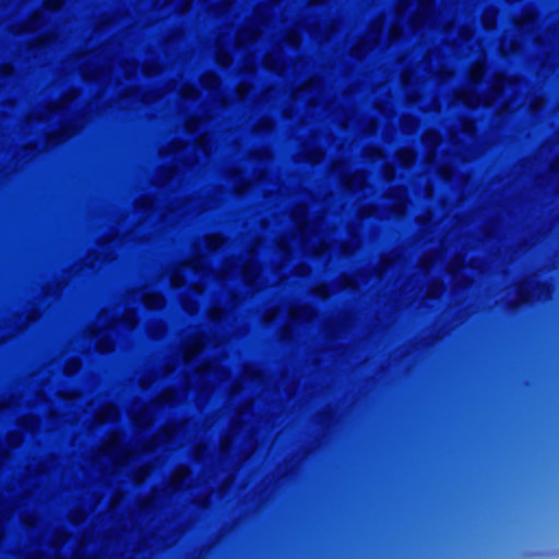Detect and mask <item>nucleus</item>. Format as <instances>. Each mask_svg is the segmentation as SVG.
I'll list each match as a JSON object with an SVG mask.
<instances>
[{
    "mask_svg": "<svg viewBox=\"0 0 559 559\" xmlns=\"http://www.w3.org/2000/svg\"><path fill=\"white\" fill-rule=\"evenodd\" d=\"M191 421H182L179 425H167L159 431L152 440L141 447L136 445L134 449L123 447L122 437L119 432H112L109 439L100 447L95 462L102 464L107 461L110 466L111 473L117 472L120 467L126 466L132 461V456L138 453L151 452L159 447H165L167 450H174L185 444L188 431L191 427Z\"/></svg>",
    "mask_w": 559,
    "mask_h": 559,
    "instance_id": "nucleus-1",
    "label": "nucleus"
},
{
    "mask_svg": "<svg viewBox=\"0 0 559 559\" xmlns=\"http://www.w3.org/2000/svg\"><path fill=\"white\" fill-rule=\"evenodd\" d=\"M190 275L198 276L199 280L191 285L192 293L200 297L205 288L204 278L207 276V260L204 255L182 264L170 278L171 286L178 288L185 285L187 277Z\"/></svg>",
    "mask_w": 559,
    "mask_h": 559,
    "instance_id": "nucleus-2",
    "label": "nucleus"
},
{
    "mask_svg": "<svg viewBox=\"0 0 559 559\" xmlns=\"http://www.w3.org/2000/svg\"><path fill=\"white\" fill-rule=\"evenodd\" d=\"M178 401L179 395L175 390H165L153 403L146 405L141 412L133 414L132 420L135 426L145 428L152 424L154 413L158 407L166 404L173 405Z\"/></svg>",
    "mask_w": 559,
    "mask_h": 559,
    "instance_id": "nucleus-3",
    "label": "nucleus"
},
{
    "mask_svg": "<svg viewBox=\"0 0 559 559\" xmlns=\"http://www.w3.org/2000/svg\"><path fill=\"white\" fill-rule=\"evenodd\" d=\"M205 345V336L199 332L193 333L185 342L182 350V360L185 365H189L194 357L199 355Z\"/></svg>",
    "mask_w": 559,
    "mask_h": 559,
    "instance_id": "nucleus-4",
    "label": "nucleus"
},
{
    "mask_svg": "<svg viewBox=\"0 0 559 559\" xmlns=\"http://www.w3.org/2000/svg\"><path fill=\"white\" fill-rule=\"evenodd\" d=\"M67 535L64 533H58L52 545L50 546L51 554L43 555V554H32L28 556V559H61L59 555V547L66 543Z\"/></svg>",
    "mask_w": 559,
    "mask_h": 559,
    "instance_id": "nucleus-5",
    "label": "nucleus"
},
{
    "mask_svg": "<svg viewBox=\"0 0 559 559\" xmlns=\"http://www.w3.org/2000/svg\"><path fill=\"white\" fill-rule=\"evenodd\" d=\"M76 97V93L74 91L69 92L62 99L60 104L49 105L45 112H40L37 115L38 120L49 119L57 110H62L69 103H71Z\"/></svg>",
    "mask_w": 559,
    "mask_h": 559,
    "instance_id": "nucleus-6",
    "label": "nucleus"
},
{
    "mask_svg": "<svg viewBox=\"0 0 559 559\" xmlns=\"http://www.w3.org/2000/svg\"><path fill=\"white\" fill-rule=\"evenodd\" d=\"M119 417L118 409L115 405L108 404L105 405L97 414L96 420L98 424H104L108 421H115Z\"/></svg>",
    "mask_w": 559,
    "mask_h": 559,
    "instance_id": "nucleus-7",
    "label": "nucleus"
},
{
    "mask_svg": "<svg viewBox=\"0 0 559 559\" xmlns=\"http://www.w3.org/2000/svg\"><path fill=\"white\" fill-rule=\"evenodd\" d=\"M189 469L185 466H180L175 471L169 484L173 491H177L182 487L183 481L189 476Z\"/></svg>",
    "mask_w": 559,
    "mask_h": 559,
    "instance_id": "nucleus-8",
    "label": "nucleus"
},
{
    "mask_svg": "<svg viewBox=\"0 0 559 559\" xmlns=\"http://www.w3.org/2000/svg\"><path fill=\"white\" fill-rule=\"evenodd\" d=\"M142 298L147 309H162L165 305V299L159 294H144Z\"/></svg>",
    "mask_w": 559,
    "mask_h": 559,
    "instance_id": "nucleus-9",
    "label": "nucleus"
},
{
    "mask_svg": "<svg viewBox=\"0 0 559 559\" xmlns=\"http://www.w3.org/2000/svg\"><path fill=\"white\" fill-rule=\"evenodd\" d=\"M20 425L25 430L34 432L39 427V420L37 417H34V416H24L21 418Z\"/></svg>",
    "mask_w": 559,
    "mask_h": 559,
    "instance_id": "nucleus-10",
    "label": "nucleus"
},
{
    "mask_svg": "<svg viewBox=\"0 0 559 559\" xmlns=\"http://www.w3.org/2000/svg\"><path fill=\"white\" fill-rule=\"evenodd\" d=\"M105 68H107V66L105 67H96L94 70L92 71H87V70H83V76L84 79H88V80H102L104 76H105Z\"/></svg>",
    "mask_w": 559,
    "mask_h": 559,
    "instance_id": "nucleus-11",
    "label": "nucleus"
},
{
    "mask_svg": "<svg viewBox=\"0 0 559 559\" xmlns=\"http://www.w3.org/2000/svg\"><path fill=\"white\" fill-rule=\"evenodd\" d=\"M96 347L99 353L105 354L114 349V344L108 336H104L98 340Z\"/></svg>",
    "mask_w": 559,
    "mask_h": 559,
    "instance_id": "nucleus-12",
    "label": "nucleus"
},
{
    "mask_svg": "<svg viewBox=\"0 0 559 559\" xmlns=\"http://www.w3.org/2000/svg\"><path fill=\"white\" fill-rule=\"evenodd\" d=\"M180 95L185 99H197L199 97V91L190 85H185L180 90Z\"/></svg>",
    "mask_w": 559,
    "mask_h": 559,
    "instance_id": "nucleus-13",
    "label": "nucleus"
},
{
    "mask_svg": "<svg viewBox=\"0 0 559 559\" xmlns=\"http://www.w3.org/2000/svg\"><path fill=\"white\" fill-rule=\"evenodd\" d=\"M121 322L128 328L133 329L136 324V316L133 310H126Z\"/></svg>",
    "mask_w": 559,
    "mask_h": 559,
    "instance_id": "nucleus-14",
    "label": "nucleus"
},
{
    "mask_svg": "<svg viewBox=\"0 0 559 559\" xmlns=\"http://www.w3.org/2000/svg\"><path fill=\"white\" fill-rule=\"evenodd\" d=\"M41 13H35L25 25L26 32H34L40 26Z\"/></svg>",
    "mask_w": 559,
    "mask_h": 559,
    "instance_id": "nucleus-15",
    "label": "nucleus"
},
{
    "mask_svg": "<svg viewBox=\"0 0 559 559\" xmlns=\"http://www.w3.org/2000/svg\"><path fill=\"white\" fill-rule=\"evenodd\" d=\"M81 367V362L79 359H71L67 362L64 367V373L71 376L75 373Z\"/></svg>",
    "mask_w": 559,
    "mask_h": 559,
    "instance_id": "nucleus-16",
    "label": "nucleus"
},
{
    "mask_svg": "<svg viewBox=\"0 0 559 559\" xmlns=\"http://www.w3.org/2000/svg\"><path fill=\"white\" fill-rule=\"evenodd\" d=\"M7 441L11 448H16L22 443L23 438L20 432H10L8 435Z\"/></svg>",
    "mask_w": 559,
    "mask_h": 559,
    "instance_id": "nucleus-17",
    "label": "nucleus"
},
{
    "mask_svg": "<svg viewBox=\"0 0 559 559\" xmlns=\"http://www.w3.org/2000/svg\"><path fill=\"white\" fill-rule=\"evenodd\" d=\"M70 136H72V133H69L66 128H62V134L59 132L57 134H50L48 138V142L57 143V142L63 141Z\"/></svg>",
    "mask_w": 559,
    "mask_h": 559,
    "instance_id": "nucleus-18",
    "label": "nucleus"
},
{
    "mask_svg": "<svg viewBox=\"0 0 559 559\" xmlns=\"http://www.w3.org/2000/svg\"><path fill=\"white\" fill-rule=\"evenodd\" d=\"M183 309L189 313L193 314L198 310V301L197 300H183L182 301Z\"/></svg>",
    "mask_w": 559,
    "mask_h": 559,
    "instance_id": "nucleus-19",
    "label": "nucleus"
},
{
    "mask_svg": "<svg viewBox=\"0 0 559 559\" xmlns=\"http://www.w3.org/2000/svg\"><path fill=\"white\" fill-rule=\"evenodd\" d=\"M45 9L49 11H57L62 5V0H46Z\"/></svg>",
    "mask_w": 559,
    "mask_h": 559,
    "instance_id": "nucleus-20",
    "label": "nucleus"
},
{
    "mask_svg": "<svg viewBox=\"0 0 559 559\" xmlns=\"http://www.w3.org/2000/svg\"><path fill=\"white\" fill-rule=\"evenodd\" d=\"M136 206H140L143 211L151 210L153 207V200L150 198H143L138 201Z\"/></svg>",
    "mask_w": 559,
    "mask_h": 559,
    "instance_id": "nucleus-21",
    "label": "nucleus"
},
{
    "mask_svg": "<svg viewBox=\"0 0 559 559\" xmlns=\"http://www.w3.org/2000/svg\"><path fill=\"white\" fill-rule=\"evenodd\" d=\"M148 475V467L147 466H143L139 469V472L136 473L135 475V483L139 485L141 484L145 477Z\"/></svg>",
    "mask_w": 559,
    "mask_h": 559,
    "instance_id": "nucleus-22",
    "label": "nucleus"
},
{
    "mask_svg": "<svg viewBox=\"0 0 559 559\" xmlns=\"http://www.w3.org/2000/svg\"><path fill=\"white\" fill-rule=\"evenodd\" d=\"M214 495V479H212V496ZM212 528H214V499L212 498ZM215 532L212 530V548L214 547ZM212 559L214 557L212 556Z\"/></svg>",
    "mask_w": 559,
    "mask_h": 559,
    "instance_id": "nucleus-23",
    "label": "nucleus"
},
{
    "mask_svg": "<svg viewBox=\"0 0 559 559\" xmlns=\"http://www.w3.org/2000/svg\"><path fill=\"white\" fill-rule=\"evenodd\" d=\"M518 296H519L520 301L523 304H528L531 300V293L528 290H524V289L520 288Z\"/></svg>",
    "mask_w": 559,
    "mask_h": 559,
    "instance_id": "nucleus-24",
    "label": "nucleus"
},
{
    "mask_svg": "<svg viewBox=\"0 0 559 559\" xmlns=\"http://www.w3.org/2000/svg\"><path fill=\"white\" fill-rule=\"evenodd\" d=\"M206 369L207 364H203L201 367L195 369L193 378L203 379L205 377Z\"/></svg>",
    "mask_w": 559,
    "mask_h": 559,
    "instance_id": "nucleus-25",
    "label": "nucleus"
},
{
    "mask_svg": "<svg viewBox=\"0 0 559 559\" xmlns=\"http://www.w3.org/2000/svg\"><path fill=\"white\" fill-rule=\"evenodd\" d=\"M198 128H199V124L197 121H194L192 119L188 121L187 129L189 132H194Z\"/></svg>",
    "mask_w": 559,
    "mask_h": 559,
    "instance_id": "nucleus-26",
    "label": "nucleus"
},
{
    "mask_svg": "<svg viewBox=\"0 0 559 559\" xmlns=\"http://www.w3.org/2000/svg\"><path fill=\"white\" fill-rule=\"evenodd\" d=\"M136 72V64H132L126 69V76H131Z\"/></svg>",
    "mask_w": 559,
    "mask_h": 559,
    "instance_id": "nucleus-27",
    "label": "nucleus"
},
{
    "mask_svg": "<svg viewBox=\"0 0 559 559\" xmlns=\"http://www.w3.org/2000/svg\"><path fill=\"white\" fill-rule=\"evenodd\" d=\"M189 5H190L189 0H182L180 9H179L180 13L186 12L188 10Z\"/></svg>",
    "mask_w": 559,
    "mask_h": 559,
    "instance_id": "nucleus-28",
    "label": "nucleus"
},
{
    "mask_svg": "<svg viewBox=\"0 0 559 559\" xmlns=\"http://www.w3.org/2000/svg\"><path fill=\"white\" fill-rule=\"evenodd\" d=\"M192 384H193L192 379L190 377H188L185 382V391H187L190 386H192Z\"/></svg>",
    "mask_w": 559,
    "mask_h": 559,
    "instance_id": "nucleus-29",
    "label": "nucleus"
},
{
    "mask_svg": "<svg viewBox=\"0 0 559 559\" xmlns=\"http://www.w3.org/2000/svg\"><path fill=\"white\" fill-rule=\"evenodd\" d=\"M23 521L27 526H34L36 524V521L32 519H24Z\"/></svg>",
    "mask_w": 559,
    "mask_h": 559,
    "instance_id": "nucleus-30",
    "label": "nucleus"
},
{
    "mask_svg": "<svg viewBox=\"0 0 559 559\" xmlns=\"http://www.w3.org/2000/svg\"><path fill=\"white\" fill-rule=\"evenodd\" d=\"M204 248H205V249H209V248H210V236H205V237H204Z\"/></svg>",
    "mask_w": 559,
    "mask_h": 559,
    "instance_id": "nucleus-31",
    "label": "nucleus"
},
{
    "mask_svg": "<svg viewBox=\"0 0 559 559\" xmlns=\"http://www.w3.org/2000/svg\"><path fill=\"white\" fill-rule=\"evenodd\" d=\"M164 332V326L163 325H159L158 326V332L157 333H154L153 334V337H157L159 334H162Z\"/></svg>",
    "mask_w": 559,
    "mask_h": 559,
    "instance_id": "nucleus-32",
    "label": "nucleus"
},
{
    "mask_svg": "<svg viewBox=\"0 0 559 559\" xmlns=\"http://www.w3.org/2000/svg\"><path fill=\"white\" fill-rule=\"evenodd\" d=\"M106 318H107V312H106V311H104V312H102V313L99 314V317H98V321H103V320H104V319H106Z\"/></svg>",
    "mask_w": 559,
    "mask_h": 559,
    "instance_id": "nucleus-33",
    "label": "nucleus"
},
{
    "mask_svg": "<svg viewBox=\"0 0 559 559\" xmlns=\"http://www.w3.org/2000/svg\"><path fill=\"white\" fill-rule=\"evenodd\" d=\"M4 70H5L4 71L5 75H8V74H10L12 72V68L11 67H5Z\"/></svg>",
    "mask_w": 559,
    "mask_h": 559,
    "instance_id": "nucleus-34",
    "label": "nucleus"
},
{
    "mask_svg": "<svg viewBox=\"0 0 559 559\" xmlns=\"http://www.w3.org/2000/svg\"><path fill=\"white\" fill-rule=\"evenodd\" d=\"M95 57H96V55H95V53H91V55H88L86 58H87L88 60H92V59H94Z\"/></svg>",
    "mask_w": 559,
    "mask_h": 559,
    "instance_id": "nucleus-35",
    "label": "nucleus"
},
{
    "mask_svg": "<svg viewBox=\"0 0 559 559\" xmlns=\"http://www.w3.org/2000/svg\"><path fill=\"white\" fill-rule=\"evenodd\" d=\"M141 385H142L143 389H145L147 386V383H144V380L142 379L141 380Z\"/></svg>",
    "mask_w": 559,
    "mask_h": 559,
    "instance_id": "nucleus-36",
    "label": "nucleus"
},
{
    "mask_svg": "<svg viewBox=\"0 0 559 559\" xmlns=\"http://www.w3.org/2000/svg\"><path fill=\"white\" fill-rule=\"evenodd\" d=\"M116 324V322H112L111 324H109V328H114Z\"/></svg>",
    "mask_w": 559,
    "mask_h": 559,
    "instance_id": "nucleus-37",
    "label": "nucleus"
}]
</instances>
